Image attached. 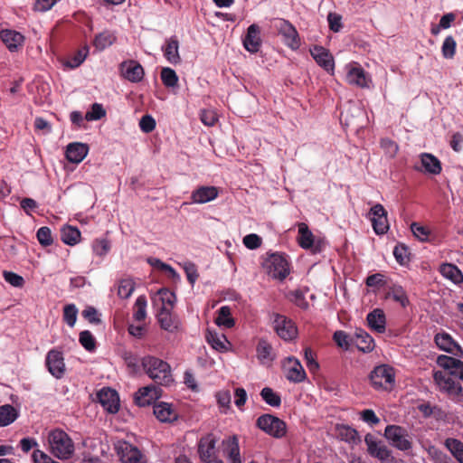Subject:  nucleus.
Listing matches in <instances>:
<instances>
[{"mask_svg": "<svg viewBox=\"0 0 463 463\" xmlns=\"http://www.w3.org/2000/svg\"><path fill=\"white\" fill-rule=\"evenodd\" d=\"M141 366L148 377L159 385L167 386L174 382L170 365L158 357L145 355L141 359Z\"/></svg>", "mask_w": 463, "mask_h": 463, "instance_id": "nucleus-1", "label": "nucleus"}, {"mask_svg": "<svg viewBox=\"0 0 463 463\" xmlns=\"http://www.w3.org/2000/svg\"><path fill=\"white\" fill-rule=\"evenodd\" d=\"M48 442L51 452L60 459H67L74 452V444L71 439L60 429L49 432Z\"/></svg>", "mask_w": 463, "mask_h": 463, "instance_id": "nucleus-2", "label": "nucleus"}, {"mask_svg": "<svg viewBox=\"0 0 463 463\" xmlns=\"http://www.w3.org/2000/svg\"><path fill=\"white\" fill-rule=\"evenodd\" d=\"M384 438L389 444L401 451H409L412 449V439L408 430L400 425H387L384 433Z\"/></svg>", "mask_w": 463, "mask_h": 463, "instance_id": "nucleus-3", "label": "nucleus"}, {"mask_svg": "<svg viewBox=\"0 0 463 463\" xmlns=\"http://www.w3.org/2000/svg\"><path fill=\"white\" fill-rule=\"evenodd\" d=\"M272 26L281 35L287 47L292 51L299 49L301 45L300 36L296 27L289 21L283 18H275L272 21Z\"/></svg>", "mask_w": 463, "mask_h": 463, "instance_id": "nucleus-4", "label": "nucleus"}, {"mask_svg": "<svg viewBox=\"0 0 463 463\" xmlns=\"http://www.w3.org/2000/svg\"><path fill=\"white\" fill-rule=\"evenodd\" d=\"M264 268L273 279L283 280L290 272L289 262L281 253L270 254L264 262Z\"/></svg>", "mask_w": 463, "mask_h": 463, "instance_id": "nucleus-5", "label": "nucleus"}, {"mask_svg": "<svg viewBox=\"0 0 463 463\" xmlns=\"http://www.w3.org/2000/svg\"><path fill=\"white\" fill-rule=\"evenodd\" d=\"M433 380L438 389L449 397H458L462 394L461 384L455 380L447 371H436L433 373Z\"/></svg>", "mask_w": 463, "mask_h": 463, "instance_id": "nucleus-6", "label": "nucleus"}, {"mask_svg": "<svg viewBox=\"0 0 463 463\" xmlns=\"http://www.w3.org/2000/svg\"><path fill=\"white\" fill-rule=\"evenodd\" d=\"M370 381L375 389H391L395 381L393 368L386 364L376 366L370 374Z\"/></svg>", "mask_w": 463, "mask_h": 463, "instance_id": "nucleus-7", "label": "nucleus"}, {"mask_svg": "<svg viewBox=\"0 0 463 463\" xmlns=\"http://www.w3.org/2000/svg\"><path fill=\"white\" fill-rule=\"evenodd\" d=\"M256 424L265 433L277 439L285 436L287 431L286 423L278 417L270 414L260 416Z\"/></svg>", "mask_w": 463, "mask_h": 463, "instance_id": "nucleus-8", "label": "nucleus"}, {"mask_svg": "<svg viewBox=\"0 0 463 463\" xmlns=\"http://www.w3.org/2000/svg\"><path fill=\"white\" fill-rule=\"evenodd\" d=\"M217 441L218 439L213 433H209L200 439L198 443V454L203 462L212 463L218 459L216 449Z\"/></svg>", "mask_w": 463, "mask_h": 463, "instance_id": "nucleus-9", "label": "nucleus"}, {"mask_svg": "<svg viewBox=\"0 0 463 463\" xmlns=\"http://www.w3.org/2000/svg\"><path fill=\"white\" fill-rule=\"evenodd\" d=\"M282 367L288 381L295 383H302L306 380V372L298 359L288 356L283 363Z\"/></svg>", "mask_w": 463, "mask_h": 463, "instance_id": "nucleus-10", "label": "nucleus"}, {"mask_svg": "<svg viewBox=\"0 0 463 463\" xmlns=\"http://www.w3.org/2000/svg\"><path fill=\"white\" fill-rule=\"evenodd\" d=\"M434 342L437 347L456 357H462L463 350L458 343L447 332L437 333L434 336Z\"/></svg>", "mask_w": 463, "mask_h": 463, "instance_id": "nucleus-11", "label": "nucleus"}, {"mask_svg": "<svg viewBox=\"0 0 463 463\" xmlns=\"http://www.w3.org/2000/svg\"><path fill=\"white\" fill-rule=\"evenodd\" d=\"M370 220L374 232L378 235L385 234L389 230L387 212L381 203L374 204L370 209Z\"/></svg>", "mask_w": 463, "mask_h": 463, "instance_id": "nucleus-12", "label": "nucleus"}, {"mask_svg": "<svg viewBox=\"0 0 463 463\" xmlns=\"http://www.w3.org/2000/svg\"><path fill=\"white\" fill-rule=\"evenodd\" d=\"M45 364L49 373L56 379H61L65 373V363L63 354L56 349L47 353Z\"/></svg>", "mask_w": 463, "mask_h": 463, "instance_id": "nucleus-13", "label": "nucleus"}, {"mask_svg": "<svg viewBox=\"0 0 463 463\" xmlns=\"http://www.w3.org/2000/svg\"><path fill=\"white\" fill-rule=\"evenodd\" d=\"M273 325L278 335L285 341H290L298 335L297 327L292 320L282 315L275 316Z\"/></svg>", "mask_w": 463, "mask_h": 463, "instance_id": "nucleus-14", "label": "nucleus"}, {"mask_svg": "<svg viewBox=\"0 0 463 463\" xmlns=\"http://www.w3.org/2000/svg\"><path fill=\"white\" fill-rule=\"evenodd\" d=\"M298 235L297 240L298 245L302 249L311 250L313 253L320 252L322 250L320 241L316 242L315 237L308 226L305 222H300L298 224Z\"/></svg>", "mask_w": 463, "mask_h": 463, "instance_id": "nucleus-15", "label": "nucleus"}, {"mask_svg": "<svg viewBox=\"0 0 463 463\" xmlns=\"http://www.w3.org/2000/svg\"><path fill=\"white\" fill-rule=\"evenodd\" d=\"M120 71L123 77L130 82H140L145 76V71L142 65L134 60H128L121 62Z\"/></svg>", "mask_w": 463, "mask_h": 463, "instance_id": "nucleus-16", "label": "nucleus"}, {"mask_svg": "<svg viewBox=\"0 0 463 463\" xmlns=\"http://www.w3.org/2000/svg\"><path fill=\"white\" fill-rule=\"evenodd\" d=\"M161 393L162 390L154 384L142 387L135 393V402L139 407L148 406L156 402Z\"/></svg>", "mask_w": 463, "mask_h": 463, "instance_id": "nucleus-17", "label": "nucleus"}, {"mask_svg": "<svg viewBox=\"0 0 463 463\" xmlns=\"http://www.w3.org/2000/svg\"><path fill=\"white\" fill-rule=\"evenodd\" d=\"M346 69V81L350 85H354L360 88H368L370 79L364 70L358 64H348Z\"/></svg>", "mask_w": 463, "mask_h": 463, "instance_id": "nucleus-18", "label": "nucleus"}, {"mask_svg": "<svg viewBox=\"0 0 463 463\" xmlns=\"http://www.w3.org/2000/svg\"><path fill=\"white\" fill-rule=\"evenodd\" d=\"M223 456L229 463H242L239 439L236 435L229 436L222 441Z\"/></svg>", "mask_w": 463, "mask_h": 463, "instance_id": "nucleus-19", "label": "nucleus"}, {"mask_svg": "<svg viewBox=\"0 0 463 463\" xmlns=\"http://www.w3.org/2000/svg\"><path fill=\"white\" fill-rule=\"evenodd\" d=\"M310 54L321 68L327 72H334V57L327 49L323 46L316 45L310 49Z\"/></svg>", "mask_w": 463, "mask_h": 463, "instance_id": "nucleus-20", "label": "nucleus"}, {"mask_svg": "<svg viewBox=\"0 0 463 463\" xmlns=\"http://www.w3.org/2000/svg\"><path fill=\"white\" fill-rule=\"evenodd\" d=\"M102 407L110 413L118 412L119 398L118 392L111 388H102L97 394Z\"/></svg>", "mask_w": 463, "mask_h": 463, "instance_id": "nucleus-21", "label": "nucleus"}, {"mask_svg": "<svg viewBox=\"0 0 463 463\" xmlns=\"http://www.w3.org/2000/svg\"><path fill=\"white\" fill-rule=\"evenodd\" d=\"M364 442L367 446V451L370 456L376 458L379 460L386 458L387 455L391 452L386 445L371 433L365 435Z\"/></svg>", "mask_w": 463, "mask_h": 463, "instance_id": "nucleus-22", "label": "nucleus"}, {"mask_svg": "<svg viewBox=\"0 0 463 463\" xmlns=\"http://www.w3.org/2000/svg\"><path fill=\"white\" fill-rule=\"evenodd\" d=\"M243 46L250 53L259 52L261 46L260 28L258 24H252L247 29V33L243 38Z\"/></svg>", "mask_w": 463, "mask_h": 463, "instance_id": "nucleus-23", "label": "nucleus"}, {"mask_svg": "<svg viewBox=\"0 0 463 463\" xmlns=\"http://www.w3.org/2000/svg\"><path fill=\"white\" fill-rule=\"evenodd\" d=\"M218 194L219 191L215 186H200L193 191L191 200L193 203L203 204L213 201Z\"/></svg>", "mask_w": 463, "mask_h": 463, "instance_id": "nucleus-24", "label": "nucleus"}, {"mask_svg": "<svg viewBox=\"0 0 463 463\" xmlns=\"http://www.w3.org/2000/svg\"><path fill=\"white\" fill-rule=\"evenodd\" d=\"M89 146L83 143H71L67 146L65 156L69 162L79 164L88 155Z\"/></svg>", "mask_w": 463, "mask_h": 463, "instance_id": "nucleus-25", "label": "nucleus"}, {"mask_svg": "<svg viewBox=\"0 0 463 463\" xmlns=\"http://www.w3.org/2000/svg\"><path fill=\"white\" fill-rule=\"evenodd\" d=\"M0 38L11 52L16 51L24 42V36L22 33L11 29L1 30Z\"/></svg>", "mask_w": 463, "mask_h": 463, "instance_id": "nucleus-26", "label": "nucleus"}, {"mask_svg": "<svg viewBox=\"0 0 463 463\" xmlns=\"http://www.w3.org/2000/svg\"><path fill=\"white\" fill-rule=\"evenodd\" d=\"M161 327L168 332H175L178 329L180 322L178 317L172 313L168 307H161L157 315Z\"/></svg>", "mask_w": 463, "mask_h": 463, "instance_id": "nucleus-27", "label": "nucleus"}, {"mask_svg": "<svg viewBox=\"0 0 463 463\" xmlns=\"http://www.w3.org/2000/svg\"><path fill=\"white\" fill-rule=\"evenodd\" d=\"M165 58L171 64H178L181 62L179 55V42L176 36H171L165 40V44L162 46Z\"/></svg>", "mask_w": 463, "mask_h": 463, "instance_id": "nucleus-28", "label": "nucleus"}, {"mask_svg": "<svg viewBox=\"0 0 463 463\" xmlns=\"http://www.w3.org/2000/svg\"><path fill=\"white\" fill-rule=\"evenodd\" d=\"M154 414L161 422H172L177 419V412L172 404L165 402L156 403L154 406Z\"/></svg>", "mask_w": 463, "mask_h": 463, "instance_id": "nucleus-29", "label": "nucleus"}, {"mask_svg": "<svg viewBox=\"0 0 463 463\" xmlns=\"http://www.w3.org/2000/svg\"><path fill=\"white\" fill-rule=\"evenodd\" d=\"M366 321L369 327L380 334H383L386 330V317L383 310L381 308H375L366 317Z\"/></svg>", "mask_w": 463, "mask_h": 463, "instance_id": "nucleus-30", "label": "nucleus"}, {"mask_svg": "<svg viewBox=\"0 0 463 463\" xmlns=\"http://www.w3.org/2000/svg\"><path fill=\"white\" fill-rule=\"evenodd\" d=\"M439 271L444 279L455 285L463 283V273L455 264L442 263L439 268Z\"/></svg>", "mask_w": 463, "mask_h": 463, "instance_id": "nucleus-31", "label": "nucleus"}, {"mask_svg": "<svg viewBox=\"0 0 463 463\" xmlns=\"http://www.w3.org/2000/svg\"><path fill=\"white\" fill-rule=\"evenodd\" d=\"M118 454L123 463H140L141 461V452L128 442H124L119 446Z\"/></svg>", "mask_w": 463, "mask_h": 463, "instance_id": "nucleus-32", "label": "nucleus"}, {"mask_svg": "<svg viewBox=\"0 0 463 463\" xmlns=\"http://www.w3.org/2000/svg\"><path fill=\"white\" fill-rule=\"evenodd\" d=\"M336 435L341 440L351 446L357 445L361 442V437L358 431L348 425H338L336 427Z\"/></svg>", "mask_w": 463, "mask_h": 463, "instance_id": "nucleus-33", "label": "nucleus"}, {"mask_svg": "<svg viewBox=\"0 0 463 463\" xmlns=\"http://www.w3.org/2000/svg\"><path fill=\"white\" fill-rule=\"evenodd\" d=\"M420 162L424 172L431 175H439L441 172L440 161L431 154L423 153L420 155Z\"/></svg>", "mask_w": 463, "mask_h": 463, "instance_id": "nucleus-34", "label": "nucleus"}, {"mask_svg": "<svg viewBox=\"0 0 463 463\" xmlns=\"http://www.w3.org/2000/svg\"><path fill=\"white\" fill-rule=\"evenodd\" d=\"M205 337L208 344L216 351H228L229 342L224 335L208 330Z\"/></svg>", "mask_w": 463, "mask_h": 463, "instance_id": "nucleus-35", "label": "nucleus"}, {"mask_svg": "<svg viewBox=\"0 0 463 463\" xmlns=\"http://www.w3.org/2000/svg\"><path fill=\"white\" fill-rule=\"evenodd\" d=\"M61 239L63 243L74 246L80 241V232L78 228L66 225L61 229Z\"/></svg>", "mask_w": 463, "mask_h": 463, "instance_id": "nucleus-36", "label": "nucleus"}, {"mask_svg": "<svg viewBox=\"0 0 463 463\" xmlns=\"http://www.w3.org/2000/svg\"><path fill=\"white\" fill-rule=\"evenodd\" d=\"M354 343L357 348L364 353L371 352L374 347L373 337L364 330L355 333Z\"/></svg>", "mask_w": 463, "mask_h": 463, "instance_id": "nucleus-37", "label": "nucleus"}, {"mask_svg": "<svg viewBox=\"0 0 463 463\" xmlns=\"http://www.w3.org/2000/svg\"><path fill=\"white\" fill-rule=\"evenodd\" d=\"M388 297L392 298L395 302L399 303L402 307H406L409 304V298L405 289L398 284H393L389 288Z\"/></svg>", "mask_w": 463, "mask_h": 463, "instance_id": "nucleus-38", "label": "nucleus"}, {"mask_svg": "<svg viewBox=\"0 0 463 463\" xmlns=\"http://www.w3.org/2000/svg\"><path fill=\"white\" fill-rule=\"evenodd\" d=\"M444 445L458 462L463 463V442L461 440L448 438L445 439Z\"/></svg>", "mask_w": 463, "mask_h": 463, "instance_id": "nucleus-39", "label": "nucleus"}, {"mask_svg": "<svg viewBox=\"0 0 463 463\" xmlns=\"http://www.w3.org/2000/svg\"><path fill=\"white\" fill-rule=\"evenodd\" d=\"M18 417L17 411L10 404L0 406V427L13 423Z\"/></svg>", "mask_w": 463, "mask_h": 463, "instance_id": "nucleus-40", "label": "nucleus"}, {"mask_svg": "<svg viewBox=\"0 0 463 463\" xmlns=\"http://www.w3.org/2000/svg\"><path fill=\"white\" fill-rule=\"evenodd\" d=\"M215 323L220 326H224L225 328H232L234 326L235 322L232 317L230 307L223 306L220 307Z\"/></svg>", "mask_w": 463, "mask_h": 463, "instance_id": "nucleus-41", "label": "nucleus"}, {"mask_svg": "<svg viewBox=\"0 0 463 463\" xmlns=\"http://www.w3.org/2000/svg\"><path fill=\"white\" fill-rule=\"evenodd\" d=\"M257 357L262 364L273 361L272 347L268 342L264 340L259 342L257 345Z\"/></svg>", "mask_w": 463, "mask_h": 463, "instance_id": "nucleus-42", "label": "nucleus"}, {"mask_svg": "<svg viewBox=\"0 0 463 463\" xmlns=\"http://www.w3.org/2000/svg\"><path fill=\"white\" fill-rule=\"evenodd\" d=\"M110 248V241L107 238H98L91 244L93 253L101 258L109 252Z\"/></svg>", "mask_w": 463, "mask_h": 463, "instance_id": "nucleus-43", "label": "nucleus"}, {"mask_svg": "<svg viewBox=\"0 0 463 463\" xmlns=\"http://www.w3.org/2000/svg\"><path fill=\"white\" fill-rule=\"evenodd\" d=\"M146 298L145 296H139L136 299L133 307V317L137 321H143L146 317Z\"/></svg>", "mask_w": 463, "mask_h": 463, "instance_id": "nucleus-44", "label": "nucleus"}, {"mask_svg": "<svg viewBox=\"0 0 463 463\" xmlns=\"http://www.w3.org/2000/svg\"><path fill=\"white\" fill-rule=\"evenodd\" d=\"M116 41V36L109 32H103L98 34L94 40V46L96 49L102 51L107 47L112 45Z\"/></svg>", "mask_w": 463, "mask_h": 463, "instance_id": "nucleus-45", "label": "nucleus"}, {"mask_svg": "<svg viewBox=\"0 0 463 463\" xmlns=\"http://www.w3.org/2000/svg\"><path fill=\"white\" fill-rule=\"evenodd\" d=\"M158 300L161 302V307H168L172 309L176 301V297L174 292L167 288H161L157 291Z\"/></svg>", "mask_w": 463, "mask_h": 463, "instance_id": "nucleus-46", "label": "nucleus"}, {"mask_svg": "<svg viewBox=\"0 0 463 463\" xmlns=\"http://www.w3.org/2000/svg\"><path fill=\"white\" fill-rule=\"evenodd\" d=\"M260 396L269 406L279 407L281 404L280 396L269 387L263 388L260 392Z\"/></svg>", "mask_w": 463, "mask_h": 463, "instance_id": "nucleus-47", "label": "nucleus"}, {"mask_svg": "<svg viewBox=\"0 0 463 463\" xmlns=\"http://www.w3.org/2000/svg\"><path fill=\"white\" fill-rule=\"evenodd\" d=\"M161 80L163 84L167 88H174L177 86L178 83V76L176 72L169 67H165L162 69Z\"/></svg>", "mask_w": 463, "mask_h": 463, "instance_id": "nucleus-48", "label": "nucleus"}, {"mask_svg": "<svg viewBox=\"0 0 463 463\" xmlns=\"http://www.w3.org/2000/svg\"><path fill=\"white\" fill-rule=\"evenodd\" d=\"M135 290V282L131 279H121L118 287V295L121 298H128Z\"/></svg>", "mask_w": 463, "mask_h": 463, "instance_id": "nucleus-49", "label": "nucleus"}, {"mask_svg": "<svg viewBox=\"0 0 463 463\" xmlns=\"http://www.w3.org/2000/svg\"><path fill=\"white\" fill-rule=\"evenodd\" d=\"M457 43L455 39L449 35L447 36L441 46V53L445 59H452L455 56Z\"/></svg>", "mask_w": 463, "mask_h": 463, "instance_id": "nucleus-50", "label": "nucleus"}, {"mask_svg": "<svg viewBox=\"0 0 463 463\" xmlns=\"http://www.w3.org/2000/svg\"><path fill=\"white\" fill-rule=\"evenodd\" d=\"M77 316L78 308L74 304H68L63 307V320L70 327L75 326Z\"/></svg>", "mask_w": 463, "mask_h": 463, "instance_id": "nucleus-51", "label": "nucleus"}, {"mask_svg": "<svg viewBox=\"0 0 463 463\" xmlns=\"http://www.w3.org/2000/svg\"><path fill=\"white\" fill-rule=\"evenodd\" d=\"M411 230L413 235L420 241H428L430 240L431 232L427 226H423L418 222H412Z\"/></svg>", "mask_w": 463, "mask_h": 463, "instance_id": "nucleus-52", "label": "nucleus"}, {"mask_svg": "<svg viewBox=\"0 0 463 463\" xmlns=\"http://www.w3.org/2000/svg\"><path fill=\"white\" fill-rule=\"evenodd\" d=\"M304 358L306 365L311 373H316L319 370V364L317 361L315 353L310 347H306L304 350Z\"/></svg>", "mask_w": 463, "mask_h": 463, "instance_id": "nucleus-53", "label": "nucleus"}, {"mask_svg": "<svg viewBox=\"0 0 463 463\" xmlns=\"http://www.w3.org/2000/svg\"><path fill=\"white\" fill-rule=\"evenodd\" d=\"M106 116V110L103 106L99 103H94L91 105L90 109L86 112L84 118L87 121H95L102 118Z\"/></svg>", "mask_w": 463, "mask_h": 463, "instance_id": "nucleus-54", "label": "nucleus"}, {"mask_svg": "<svg viewBox=\"0 0 463 463\" xmlns=\"http://www.w3.org/2000/svg\"><path fill=\"white\" fill-rule=\"evenodd\" d=\"M215 398L221 411L226 413L231 407L232 396L229 391L222 390L216 392Z\"/></svg>", "mask_w": 463, "mask_h": 463, "instance_id": "nucleus-55", "label": "nucleus"}, {"mask_svg": "<svg viewBox=\"0 0 463 463\" xmlns=\"http://www.w3.org/2000/svg\"><path fill=\"white\" fill-rule=\"evenodd\" d=\"M79 341L80 345L89 352H91L96 348L95 338L88 330L80 332Z\"/></svg>", "mask_w": 463, "mask_h": 463, "instance_id": "nucleus-56", "label": "nucleus"}, {"mask_svg": "<svg viewBox=\"0 0 463 463\" xmlns=\"http://www.w3.org/2000/svg\"><path fill=\"white\" fill-rule=\"evenodd\" d=\"M36 237L39 243L43 247H47L52 244L53 240L52 232L51 229L47 226H43L38 229Z\"/></svg>", "mask_w": 463, "mask_h": 463, "instance_id": "nucleus-57", "label": "nucleus"}, {"mask_svg": "<svg viewBox=\"0 0 463 463\" xmlns=\"http://www.w3.org/2000/svg\"><path fill=\"white\" fill-rule=\"evenodd\" d=\"M200 120L204 126L213 127L218 120V116L213 109H203L200 112Z\"/></svg>", "mask_w": 463, "mask_h": 463, "instance_id": "nucleus-58", "label": "nucleus"}, {"mask_svg": "<svg viewBox=\"0 0 463 463\" xmlns=\"http://www.w3.org/2000/svg\"><path fill=\"white\" fill-rule=\"evenodd\" d=\"M360 420L366 424L373 427L380 423V418L375 414L372 409H365L359 412Z\"/></svg>", "mask_w": 463, "mask_h": 463, "instance_id": "nucleus-59", "label": "nucleus"}, {"mask_svg": "<svg viewBox=\"0 0 463 463\" xmlns=\"http://www.w3.org/2000/svg\"><path fill=\"white\" fill-rule=\"evenodd\" d=\"M333 338L339 347L345 350L349 349L352 343V339L345 331L339 330L335 332Z\"/></svg>", "mask_w": 463, "mask_h": 463, "instance_id": "nucleus-60", "label": "nucleus"}, {"mask_svg": "<svg viewBox=\"0 0 463 463\" xmlns=\"http://www.w3.org/2000/svg\"><path fill=\"white\" fill-rule=\"evenodd\" d=\"M393 256L398 263L405 264L409 260L408 248L404 244H397L393 249Z\"/></svg>", "mask_w": 463, "mask_h": 463, "instance_id": "nucleus-61", "label": "nucleus"}, {"mask_svg": "<svg viewBox=\"0 0 463 463\" xmlns=\"http://www.w3.org/2000/svg\"><path fill=\"white\" fill-rule=\"evenodd\" d=\"M3 276L5 280L14 287L22 288L24 284V278L14 272L4 271Z\"/></svg>", "mask_w": 463, "mask_h": 463, "instance_id": "nucleus-62", "label": "nucleus"}, {"mask_svg": "<svg viewBox=\"0 0 463 463\" xmlns=\"http://www.w3.org/2000/svg\"><path fill=\"white\" fill-rule=\"evenodd\" d=\"M156 120L150 115L143 116L139 120V128L144 133H150L156 128Z\"/></svg>", "mask_w": 463, "mask_h": 463, "instance_id": "nucleus-63", "label": "nucleus"}, {"mask_svg": "<svg viewBox=\"0 0 463 463\" xmlns=\"http://www.w3.org/2000/svg\"><path fill=\"white\" fill-rule=\"evenodd\" d=\"M183 268L185 271L189 283L194 286L199 277L196 266L194 263L188 261L184 263Z\"/></svg>", "mask_w": 463, "mask_h": 463, "instance_id": "nucleus-64", "label": "nucleus"}]
</instances>
